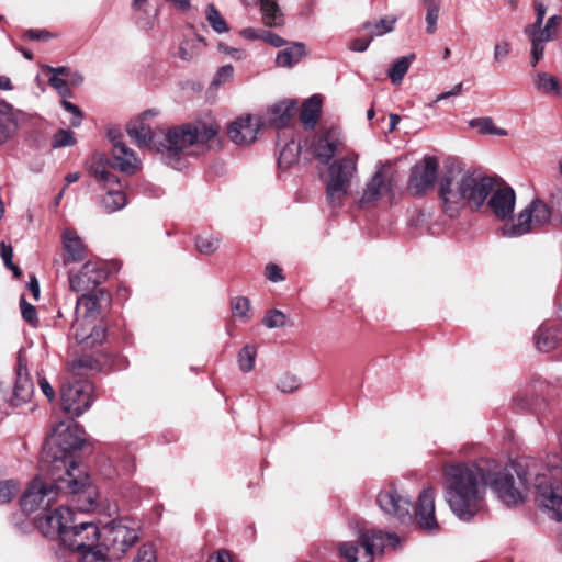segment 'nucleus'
I'll list each match as a JSON object with an SVG mask.
<instances>
[{"mask_svg": "<svg viewBox=\"0 0 562 562\" xmlns=\"http://www.w3.org/2000/svg\"><path fill=\"white\" fill-rule=\"evenodd\" d=\"M526 468L521 462L502 467L494 460L447 467L446 498L450 509L459 519L471 520L484 507L486 486L506 505L522 502L529 486Z\"/></svg>", "mask_w": 562, "mask_h": 562, "instance_id": "1", "label": "nucleus"}, {"mask_svg": "<svg viewBox=\"0 0 562 562\" xmlns=\"http://www.w3.org/2000/svg\"><path fill=\"white\" fill-rule=\"evenodd\" d=\"M494 179L463 169H451L439 182V196L443 212L454 217L469 204L479 209L493 190Z\"/></svg>", "mask_w": 562, "mask_h": 562, "instance_id": "2", "label": "nucleus"}, {"mask_svg": "<svg viewBox=\"0 0 562 562\" xmlns=\"http://www.w3.org/2000/svg\"><path fill=\"white\" fill-rule=\"evenodd\" d=\"M214 122L184 123L168 130L164 143L157 147L164 161L173 169H181L189 156L198 155L218 133Z\"/></svg>", "mask_w": 562, "mask_h": 562, "instance_id": "3", "label": "nucleus"}, {"mask_svg": "<svg viewBox=\"0 0 562 562\" xmlns=\"http://www.w3.org/2000/svg\"><path fill=\"white\" fill-rule=\"evenodd\" d=\"M57 469L48 470L53 483L44 482L35 477L22 496L21 506L24 512L33 513L40 508L48 509L58 498L61 491L77 494L83 491L89 484L88 476L79 473L75 474L67 470L63 475H57Z\"/></svg>", "mask_w": 562, "mask_h": 562, "instance_id": "4", "label": "nucleus"}, {"mask_svg": "<svg viewBox=\"0 0 562 562\" xmlns=\"http://www.w3.org/2000/svg\"><path fill=\"white\" fill-rule=\"evenodd\" d=\"M95 368L90 357H81L68 366L69 380L61 385L60 400L63 409L74 416H81L94 401V386L87 380H75Z\"/></svg>", "mask_w": 562, "mask_h": 562, "instance_id": "5", "label": "nucleus"}, {"mask_svg": "<svg viewBox=\"0 0 562 562\" xmlns=\"http://www.w3.org/2000/svg\"><path fill=\"white\" fill-rule=\"evenodd\" d=\"M102 291L94 294H82L77 299L75 319L70 331L79 345L93 348L105 339V327L100 317V299Z\"/></svg>", "mask_w": 562, "mask_h": 562, "instance_id": "6", "label": "nucleus"}, {"mask_svg": "<svg viewBox=\"0 0 562 562\" xmlns=\"http://www.w3.org/2000/svg\"><path fill=\"white\" fill-rule=\"evenodd\" d=\"M82 435L83 431L76 423L57 425L45 447L46 458L52 457L54 469L64 470V473L70 470L75 473L77 469L70 460L69 453L82 448L85 442Z\"/></svg>", "mask_w": 562, "mask_h": 562, "instance_id": "7", "label": "nucleus"}, {"mask_svg": "<svg viewBox=\"0 0 562 562\" xmlns=\"http://www.w3.org/2000/svg\"><path fill=\"white\" fill-rule=\"evenodd\" d=\"M359 155L352 153L335 160L328 167L326 198L331 205H338L351 192L352 180L357 178Z\"/></svg>", "mask_w": 562, "mask_h": 562, "instance_id": "8", "label": "nucleus"}, {"mask_svg": "<svg viewBox=\"0 0 562 562\" xmlns=\"http://www.w3.org/2000/svg\"><path fill=\"white\" fill-rule=\"evenodd\" d=\"M400 542L395 533H382L378 530H368L360 535V549L353 544L344 542L339 546L340 554L348 562H373L375 552L383 551L386 547L395 548Z\"/></svg>", "mask_w": 562, "mask_h": 562, "instance_id": "9", "label": "nucleus"}, {"mask_svg": "<svg viewBox=\"0 0 562 562\" xmlns=\"http://www.w3.org/2000/svg\"><path fill=\"white\" fill-rule=\"evenodd\" d=\"M101 540L108 558L119 560L137 542L138 532L125 520H114L103 527Z\"/></svg>", "mask_w": 562, "mask_h": 562, "instance_id": "10", "label": "nucleus"}, {"mask_svg": "<svg viewBox=\"0 0 562 562\" xmlns=\"http://www.w3.org/2000/svg\"><path fill=\"white\" fill-rule=\"evenodd\" d=\"M550 217L551 212L548 205L536 199L518 213L514 222L502 227V234L506 237L522 236L531 232L535 226L547 224Z\"/></svg>", "mask_w": 562, "mask_h": 562, "instance_id": "11", "label": "nucleus"}, {"mask_svg": "<svg viewBox=\"0 0 562 562\" xmlns=\"http://www.w3.org/2000/svg\"><path fill=\"white\" fill-rule=\"evenodd\" d=\"M108 278V270L99 261H87L78 271H69V289L74 292H95L104 291L98 286Z\"/></svg>", "mask_w": 562, "mask_h": 562, "instance_id": "12", "label": "nucleus"}, {"mask_svg": "<svg viewBox=\"0 0 562 562\" xmlns=\"http://www.w3.org/2000/svg\"><path fill=\"white\" fill-rule=\"evenodd\" d=\"M376 503L385 515L396 518L400 522L412 520V501L400 493L395 485L384 486L376 496Z\"/></svg>", "mask_w": 562, "mask_h": 562, "instance_id": "13", "label": "nucleus"}, {"mask_svg": "<svg viewBox=\"0 0 562 562\" xmlns=\"http://www.w3.org/2000/svg\"><path fill=\"white\" fill-rule=\"evenodd\" d=\"M101 531L94 522L78 521L72 522L67 531L64 532L63 544L74 551H83L99 546Z\"/></svg>", "mask_w": 562, "mask_h": 562, "instance_id": "14", "label": "nucleus"}, {"mask_svg": "<svg viewBox=\"0 0 562 562\" xmlns=\"http://www.w3.org/2000/svg\"><path fill=\"white\" fill-rule=\"evenodd\" d=\"M92 175L98 182L106 190V194L101 200V205L106 213H113L122 210L126 204V195L123 191L117 176L105 169H92Z\"/></svg>", "mask_w": 562, "mask_h": 562, "instance_id": "15", "label": "nucleus"}, {"mask_svg": "<svg viewBox=\"0 0 562 562\" xmlns=\"http://www.w3.org/2000/svg\"><path fill=\"white\" fill-rule=\"evenodd\" d=\"M439 162L435 157L426 156L412 168L408 190L414 194H423L431 189L438 176Z\"/></svg>", "mask_w": 562, "mask_h": 562, "instance_id": "16", "label": "nucleus"}, {"mask_svg": "<svg viewBox=\"0 0 562 562\" xmlns=\"http://www.w3.org/2000/svg\"><path fill=\"white\" fill-rule=\"evenodd\" d=\"M75 520L76 516L71 509L60 506L54 510H46V513L37 519V527L44 536L58 537L63 541L64 532L69 529Z\"/></svg>", "mask_w": 562, "mask_h": 562, "instance_id": "17", "label": "nucleus"}, {"mask_svg": "<svg viewBox=\"0 0 562 562\" xmlns=\"http://www.w3.org/2000/svg\"><path fill=\"white\" fill-rule=\"evenodd\" d=\"M341 144L340 131L333 127L315 134L310 143V149L316 159L327 164Z\"/></svg>", "mask_w": 562, "mask_h": 562, "instance_id": "18", "label": "nucleus"}, {"mask_svg": "<svg viewBox=\"0 0 562 562\" xmlns=\"http://www.w3.org/2000/svg\"><path fill=\"white\" fill-rule=\"evenodd\" d=\"M414 516L423 531L427 533H437L439 531L440 526L435 516V493L431 488L420 492Z\"/></svg>", "mask_w": 562, "mask_h": 562, "instance_id": "19", "label": "nucleus"}, {"mask_svg": "<svg viewBox=\"0 0 562 562\" xmlns=\"http://www.w3.org/2000/svg\"><path fill=\"white\" fill-rule=\"evenodd\" d=\"M393 168L391 164H382L378 167L371 180L363 191L361 203H371L380 199L391 190Z\"/></svg>", "mask_w": 562, "mask_h": 562, "instance_id": "20", "label": "nucleus"}, {"mask_svg": "<svg viewBox=\"0 0 562 562\" xmlns=\"http://www.w3.org/2000/svg\"><path fill=\"white\" fill-rule=\"evenodd\" d=\"M260 120L252 115H243L228 126L227 135L237 145H247L257 139Z\"/></svg>", "mask_w": 562, "mask_h": 562, "instance_id": "21", "label": "nucleus"}, {"mask_svg": "<svg viewBox=\"0 0 562 562\" xmlns=\"http://www.w3.org/2000/svg\"><path fill=\"white\" fill-rule=\"evenodd\" d=\"M561 20L560 15H552L547 20L544 26L541 25L536 33H532V36L529 40L531 43L530 64L532 67H536L543 58L546 44L553 40Z\"/></svg>", "mask_w": 562, "mask_h": 562, "instance_id": "22", "label": "nucleus"}, {"mask_svg": "<svg viewBox=\"0 0 562 562\" xmlns=\"http://www.w3.org/2000/svg\"><path fill=\"white\" fill-rule=\"evenodd\" d=\"M491 198L487 202L488 207L493 214L499 220L508 218L515 209L516 194L513 188L508 186H498L494 181Z\"/></svg>", "mask_w": 562, "mask_h": 562, "instance_id": "23", "label": "nucleus"}, {"mask_svg": "<svg viewBox=\"0 0 562 562\" xmlns=\"http://www.w3.org/2000/svg\"><path fill=\"white\" fill-rule=\"evenodd\" d=\"M536 92L551 101L562 100V81L548 71H536L531 76Z\"/></svg>", "mask_w": 562, "mask_h": 562, "instance_id": "24", "label": "nucleus"}, {"mask_svg": "<svg viewBox=\"0 0 562 562\" xmlns=\"http://www.w3.org/2000/svg\"><path fill=\"white\" fill-rule=\"evenodd\" d=\"M63 243V261L65 265L69 262H78L86 258L87 246L81 237L72 228H65L61 234Z\"/></svg>", "mask_w": 562, "mask_h": 562, "instance_id": "25", "label": "nucleus"}, {"mask_svg": "<svg viewBox=\"0 0 562 562\" xmlns=\"http://www.w3.org/2000/svg\"><path fill=\"white\" fill-rule=\"evenodd\" d=\"M34 391L32 381L29 378L26 366L23 363L22 358L19 357L16 369V381L13 387V396L10 400L11 404L18 406L26 403Z\"/></svg>", "mask_w": 562, "mask_h": 562, "instance_id": "26", "label": "nucleus"}, {"mask_svg": "<svg viewBox=\"0 0 562 562\" xmlns=\"http://www.w3.org/2000/svg\"><path fill=\"white\" fill-rule=\"evenodd\" d=\"M113 158L119 169L125 173H134L138 168L136 155L121 142L113 145Z\"/></svg>", "mask_w": 562, "mask_h": 562, "instance_id": "27", "label": "nucleus"}, {"mask_svg": "<svg viewBox=\"0 0 562 562\" xmlns=\"http://www.w3.org/2000/svg\"><path fill=\"white\" fill-rule=\"evenodd\" d=\"M126 131L128 136L136 143L139 148L151 147L153 132L146 122L136 117L128 122Z\"/></svg>", "mask_w": 562, "mask_h": 562, "instance_id": "28", "label": "nucleus"}, {"mask_svg": "<svg viewBox=\"0 0 562 562\" xmlns=\"http://www.w3.org/2000/svg\"><path fill=\"white\" fill-rule=\"evenodd\" d=\"M562 339V333L558 328L540 326L535 335L536 347L540 351L554 349Z\"/></svg>", "mask_w": 562, "mask_h": 562, "instance_id": "29", "label": "nucleus"}, {"mask_svg": "<svg viewBox=\"0 0 562 562\" xmlns=\"http://www.w3.org/2000/svg\"><path fill=\"white\" fill-rule=\"evenodd\" d=\"M321 106L322 100L318 95H313L303 103L300 119L305 128H313L316 125Z\"/></svg>", "mask_w": 562, "mask_h": 562, "instance_id": "30", "label": "nucleus"}, {"mask_svg": "<svg viewBox=\"0 0 562 562\" xmlns=\"http://www.w3.org/2000/svg\"><path fill=\"white\" fill-rule=\"evenodd\" d=\"M304 55V45L302 43H294L277 54L276 64L279 67H292L297 64Z\"/></svg>", "mask_w": 562, "mask_h": 562, "instance_id": "31", "label": "nucleus"}, {"mask_svg": "<svg viewBox=\"0 0 562 562\" xmlns=\"http://www.w3.org/2000/svg\"><path fill=\"white\" fill-rule=\"evenodd\" d=\"M18 119L11 109L0 111V145L12 138L18 131Z\"/></svg>", "mask_w": 562, "mask_h": 562, "instance_id": "32", "label": "nucleus"}, {"mask_svg": "<svg viewBox=\"0 0 562 562\" xmlns=\"http://www.w3.org/2000/svg\"><path fill=\"white\" fill-rule=\"evenodd\" d=\"M543 187L551 203H562V158L558 160L555 175L548 179Z\"/></svg>", "mask_w": 562, "mask_h": 562, "instance_id": "33", "label": "nucleus"}, {"mask_svg": "<svg viewBox=\"0 0 562 562\" xmlns=\"http://www.w3.org/2000/svg\"><path fill=\"white\" fill-rule=\"evenodd\" d=\"M263 23L267 26H279L282 24V13L276 2L260 0Z\"/></svg>", "mask_w": 562, "mask_h": 562, "instance_id": "34", "label": "nucleus"}, {"mask_svg": "<svg viewBox=\"0 0 562 562\" xmlns=\"http://www.w3.org/2000/svg\"><path fill=\"white\" fill-rule=\"evenodd\" d=\"M414 56H403L396 59L389 68V77L393 85H398L408 71Z\"/></svg>", "mask_w": 562, "mask_h": 562, "instance_id": "35", "label": "nucleus"}, {"mask_svg": "<svg viewBox=\"0 0 562 562\" xmlns=\"http://www.w3.org/2000/svg\"><path fill=\"white\" fill-rule=\"evenodd\" d=\"M205 19L210 26L216 32V33H226L229 31V27L223 18V15L220 13V11L215 8L214 4L210 3L205 8Z\"/></svg>", "mask_w": 562, "mask_h": 562, "instance_id": "36", "label": "nucleus"}, {"mask_svg": "<svg viewBox=\"0 0 562 562\" xmlns=\"http://www.w3.org/2000/svg\"><path fill=\"white\" fill-rule=\"evenodd\" d=\"M424 5L426 9V23H427V33L432 34L437 30V22L439 18V12L441 8L440 0H424Z\"/></svg>", "mask_w": 562, "mask_h": 562, "instance_id": "37", "label": "nucleus"}, {"mask_svg": "<svg viewBox=\"0 0 562 562\" xmlns=\"http://www.w3.org/2000/svg\"><path fill=\"white\" fill-rule=\"evenodd\" d=\"M300 145L295 142H289L282 148L279 155L278 164L280 168H289L299 159Z\"/></svg>", "mask_w": 562, "mask_h": 562, "instance_id": "38", "label": "nucleus"}, {"mask_svg": "<svg viewBox=\"0 0 562 562\" xmlns=\"http://www.w3.org/2000/svg\"><path fill=\"white\" fill-rule=\"evenodd\" d=\"M470 126L476 128L479 133L484 135H507V132L504 128L494 125V122L491 117L474 119L470 122Z\"/></svg>", "mask_w": 562, "mask_h": 562, "instance_id": "39", "label": "nucleus"}, {"mask_svg": "<svg viewBox=\"0 0 562 562\" xmlns=\"http://www.w3.org/2000/svg\"><path fill=\"white\" fill-rule=\"evenodd\" d=\"M233 317L241 322H247L250 317V302L247 297L237 296L231 301Z\"/></svg>", "mask_w": 562, "mask_h": 562, "instance_id": "40", "label": "nucleus"}, {"mask_svg": "<svg viewBox=\"0 0 562 562\" xmlns=\"http://www.w3.org/2000/svg\"><path fill=\"white\" fill-rule=\"evenodd\" d=\"M257 348L254 345H246L238 353V366L243 372H250L255 367Z\"/></svg>", "mask_w": 562, "mask_h": 562, "instance_id": "41", "label": "nucleus"}, {"mask_svg": "<svg viewBox=\"0 0 562 562\" xmlns=\"http://www.w3.org/2000/svg\"><path fill=\"white\" fill-rule=\"evenodd\" d=\"M395 20L393 19H381L376 23H366L363 24V29L367 34L370 36V40H373L375 36H382L389 32H391L394 27Z\"/></svg>", "mask_w": 562, "mask_h": 562, "instance_id": "42", "label": "nucleus"}, {"mask_svg": "<svg viewBox=\"0 0 562 562\" xmlns=\"http://www.w3.org/2000/svg\"><path fill=\"white\" fill-rule=\"evenodd\" d=\"M201 38H186L179 47V56L183 60H191L196 57L201 50Z\"/></svg>", "mask_w": 562, "mask_h": 562, "instance_id": "43", "label": "nucleus"}, {"mask_svg": "<svg viewBox=\"0 0 562 562\" xmlns=\"http://www.w3.org/2000/svg\"><path fill=\"white\" fill-rule=\"evenodd\" d=\"M301 379L293 373L285 372L278 378L277 389L282 393H293L301 387Z\"/></svg>", "mask_w": 562, "mask_h": 562, "instance_id": "44", "label": "nucleus"}, {"mask_svg": "<svg viewBox=\"0 0 562 562\" xmlns=\"http://www.w3.org/2000/svg\"><path fill=\"white\" fill-rule=\"evenodd\" d=\"M220 241L212 235H200L195 238L196 250L202 255H212L218 248Z\"/></svg>", "mask_w": 562, "mask_h": 562, "instance_id": "45", "label": "nucleus"}, {"mask_svg": "<svg viewBox=\"0 0 562 562\" xmlns=\"http://www.w3.org/2000/svg\"><path fill=\"white\" fill-rule=\"evenodd\" d=\"M292 111H293V108L290 104H286V103L276 104L271 109V114L273 116L270 119V122L278 126L284 125L288 122V120L291 117Z\"/></svg>", "mask_w": 562, "mask_h": 562, "instance_id": "46", "label": "nucleus"}, {"mask_svg": "<svg viewBox=\"0 0 562 562\" xmlns=\"http://www.w3.org/2000/svg\"><path fill=\"white\" fill-rule=\"evenodd\" d=\"M108 554L105 550L99 544L92 549L80 551V562H106Z\"/></svg>", "mask_w": 562, "mask_h": 562, "instance_id": "47", "label": "nucleus"}, {"mask_svg": "<svg viewBox=\"0 0 562 562\" xmlns=\"http://www.w3.org/2000/svg\"><path fill=\"white\" fill-rule=\"evenodd\" d=\"M286 324V315L279 310H271L263 318V325L268 328H281Z\"/></svg>", "mask_w": 562, "mask_h": 562, "instance_id": "48", "label": "nucleus"}, {"mask_svg": "<svg viewBox=\"0 0 562 562\" xmlns=\"http://www.w3.org/2000/svg\"><path fill=\"white\" fill-rule=\"evenodd\" d=\"M74 133L69 130H59L53 137V147L59 148L75 144Z\"/></svg>", "mask_w": 562, "mask_h": 562, "instance_id": "49", "label": "nucleus"}, {"mask_svg": "<svg viewBox=\"0 0 562 562\" xmlns=\"http://www.w3.org/2000/svg\"><path fill=\"white\" fill-rule=\"evenodd\" d=\"M18 492L15 482L8 480L0 482V504L10 502Z\"/></svg>", "mask_w": 562, "mask_h": 562, "instance_id": "50", "label": "nucleus"}, {"mask_svg": "<svg viewBox=\"0 0 562 562\" xmlns=\"http://www.w3.org/2000/svg\"><path fill=\"white\" fill-rule=\"evenodd\" d=\"M234 77V67L232 65H225L217 69L215 72L212 85L213 86H221L228 81H231Z\"/></svg>", "mask_w": 562, "mask_h": 562, "instance_id": "51", "label": "nucleus"}, {"mask_svg": "<svg viewBox=\"0 0 562 562\" xmlns=\"http://www.w3.org/2000/svg\"><path fill=\"white\" fill-rule=\"evenodd\" d=\"M546 11V7L542 3L536 4V21L525 27V33L529 40L531 38L532 33H536L537 30L542 25Z\"/></svg>", "mask_w": 562, "mask_h": 562, "instance_id": "52", "label": "nucleus"}, {"mask_svg": "<svg viewBox=\"0 0 562 562\" xmlns=\"http://www.w3.org/2000/svg\"><path fill=\"white\" fill-rule=\"evenodd\" d=\"M133 562H156V550L154 546L151 543L143 544L138 549Z\"/></svg>", "mask_w": 562, "mask_h": 562, "instance_id": "53", "label": "nucleus"}, {"mask_svg": "<svg viewBox=\"0 0 562 562\" xmlns=\"http://www.w3.org/2000/svg\"><path fill=\"white\" fill-rule=\"evenodd\" d=\"M48 83L57 91V93L63 99L71 97V91H70L68 83L65 79L57 77V76H50L48 78Z\"/></svg>", "mask_w": 562, "mask_h": 562, "instance_id": "54", "label": "nucleus"}, {"mask_svg": "<svg viewBox=\"0 0 562 562\" xmlns=\"http://www.w3.org/2000/svg\"><path fill=\"white\" fill-rule=\"evenodd\" d=\"M0 255L2 257L4 265L9 269H11L15 276H19L20 274L19 268L15 267L12 262V257H13L12 247L10 245H5L4 243H1L0 244Z\"/></svg>", "mask_w": 562, "mask_h": 562, "instance_id": "55", "label": "nucleus"}, {"mask_svg": "<svg viewBox=\"0 0 562 562\" xmlns=\"http://www.w3.org/2000/svg\"><path fill=\"white\" fill-rule=\"evenodd\" d=\"M218 50L233 58L234 60H244L247 57L246 50L241 48L231 47L225 43H218Z\"/></svg>", "mask_w": 562, "mask_h": 562, "instance_id": "56", "label": "nucleus"}, {"mask_svg": "<svg viewBox=\"0 0 562 562\" xmlns=\"http://www.w3.org/2000/svg\"><path fill=\"white\" fill-rule=\"evenodd\" d=\"M22 317L30 324L35 325L37 322L35 307L27 303L23 297L20 301Z\"/></svg>", "mask_w": 562, "mask_h": 562, "instance_id": "57", "label": "nucleus"}, {"mask_svg": "<svg viewBox=\"0 0 562 562\" xmlns=\"http://www.w3.org/2000/svg\"><path fill=\"white\" fill-rule=\"evenodd\" d=\"M61 106L72 114L71 124L74 126L80 125L82 114L79 108L72 104L71 102L67 101L66 99L61 101Z\"/></svg>", "mask_w": 562, "mask_h": 562, "instance_id": "58", "label": "nucleus"}, {"mask_svg": "<svg viewBox=\"0 0 562 562\" xmlns=\"http://www.w3.org/2000/svg\"><path fill=\"white\" fill-rule=\"evenodd\" d=\"M509 50H510V44L508 42L501 41V42L496 43L494 46V59L496 61L502 60L509 54Z\"/></svg>", "mask_w": 562, "mask_h": 562, "instance_id": "59", "label": "nucleus"}, {"mask_svg": "<svg viewBox=\"0 0 562 562\" xmlns=\"http://www.w3.org/2000/svg\"><path fill=\"white\" fill-rule=\"evenodd\" d=\"M266 277L272 282H279L283 280L281 269L274 263L267 265Z\"/></svg>", "mask_w": 562, "mask_h": 562, "instance_id": "60", "label": "nucleus"}, {"mask_svg": "<svg viewBox=\"0 0 562 562\" xmlns=\"http://www.w3.org/2000/svg\"><path fill=\"white\" fill-rule=\"evenodd\" d=\"M262 41L274 47H281L285 43L282 37L266 30L262 31Z\"/></svg>", "mask_w": 562, "mask_h": 562, "instance_id": "61", "label": "nucleus"}, {"mask_svg": "<svg viewBox=\"0 0 562 562\" xmlns=\"http://www.w3.org/2000/svg\"><path fill=\"white\" fill-rule=\"evenodd\" d=\"M24 36L32 41H47L50 38V34L47 31L40 30H27Z\"/></svg>", "mask_w": 562, "mask_h": 562, "instance_id": "62", "label": "nucleus"}, {"mask_svg": "<svg viewBox=\"0 0 562 562\" xmlns=\"http://www.w3.org/2000/svg\"><path fill=\"white\" fill-rule=\"evenodd\" d=\"M38 386L43 394L48 398L49 402L54 401L55 398V391L50 383L45 378H40L38 380Z\"/></svg>", "mask_w": 562, "mask_h": 562, "instance_id": "63", "label": "nucleus"}, {"mask_svg": "<svg viewBox=\"0 0 562 562\" xmlns=\"http://www.w3.org/2000/svg\"><path fill=\"white\" fill-rule=\"evenodd\" d=\"M262 31L263 30H256L252 27H245L240 30L239 35L245 40H262Z\"/></svg>", "mask_w": 562, "mask_h": 562, "instance_id": "64", "label": "nucleus"}]
</instances>
